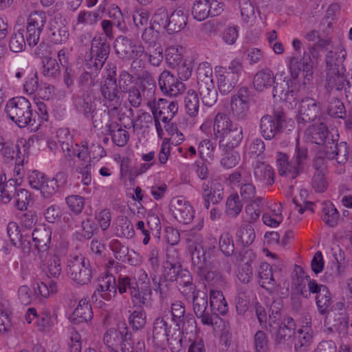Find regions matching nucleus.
I'll list each match as a JSON object with an SVG mask.
<instances>
[{
    "instance_id": "1",
    "label": "nucleus",
    "mask_w": 352,
    "mask_h": 352,
    "mask_svg": "<svg viewBox=\"0 0 352 352\" xmlns=\"http://www.w3.org/2000/svg\"><path fill=\"white\" fill-rule=\"evenodd\" d=\"M192 320H188L184 326L173 329L170 324L163 317L155 319L153 327V340L157 345L167 343L172 352H179L191 340L187 338L189 333L196 332L197 327Z\"/></svg>"
},
{
    "instance_id": "2",
    "label": "nucleus",
    "mask_w": 352,
    "mask_h": 352,
    "mask_svg": "<svg viewBox=\"0 0 352 352\" xmlns=\"http://www.w3.org/2000/svg\"><path fill=\"white\" fill-rule=\"evenodd\" d=\"M188 240L192 243L190 245L192 248L191 258L195 272L200 278L213 285H221L224 283V278L219 272L208 270L210 262L208 260L207 254H209L210 251L215 248L214 239L212 241L213 247L208 248L203 243L202 237L195 233V229H192L188 234Z\"/></svg>"
},
{
    "instance_id": "3",
    "label": "nucleus",
    "mask_w": 352,
    "mask_h": 352,
    "mask_svg": "<svg viewBox=\"0 0 352 352\" xmlns=\"http://www.w3.org/2000/svg\"><path fill=\"white\" fill-rule=\"evenodd\" d=\"M213 131L215 138L219 139V148L222 150L234 149L243 137L242 127L234 124L229 116L222 112L215 116Z\"/></svg>"
},
{
    "instance_id": "4",
    "label": "nucleus",
    "mask_w": 352,
    "mask_h": 352,
    "mask_svg": "<svg viewBox=\"0 0 352 352\" xmlns=\"http://www.w3.org/2000/svg\"><path fill=\"white\" fill-rule=\"evenodd\" d=\"M5 111L9 118L20 128L36 124L31 104L24 97H16L9 100Z\"/></svg>"
},
{
    "instance_id": "5",
    "label": "nucleus",
    "mask_w": 352,
    "mask_h": 352,
    "mask_svg": "<svg viewBox=\"0 0 352 352\" xmlns=\"http://www.w3.org/2000/svg\"><path fill=\"white\" fill-rule=\"evenodd\" d=\"M147 105L153 115V121L157 135L162 136L164 134V131L160 122H162L164 124V127L166 128L177 113V102L160 98L157 101L148 102Z\"/></svg>"
},
{
    "instance_id": "6",
    "label": "nucleus",
    "mask_w": 352,
    "mask_h": 352,
    "mask_svg": "<svg viewBox=\"0 0 352 352\" xmlns=\"http://www.w3.org/2000/svg\"><path fill=\"white\" fill-rule=\"evenodd\" d=\"M217 86L223 95L230 93L236 86L239 78L244 73L242 62L232 60L227 67H221L217 71Z\"/></svg>"
},
{
    "instance_id": "7",
    "label": "nucleus",
    "mask_w": 352,
    "mask_h": 352,
    "mask_svg": "<svg viewBox=\"0 0 352 352\" xmlns=\"http://www.w3.org/2000/svg\"><path fill=\"white\" fill-rule=\"evenodd\" d=\"M309 52H305L301 58L292 56L289 59V68L292 78L295 80L311 83L313 80V63L310 53L314 56V47L309 48Z\"/></svg>"
},
{
    "instance_id": "8",
    "label": "nucleus",
    "mask_w": 352,
    "mask_h": 352,
    "mask_svg": "<svg viewBox=\"0 0 352 352\" xmlns=\"http://www.w3.org/2000/svg\"><path fill=\"white\" fill-rule=\"evenodd\" d=\"M310 83L295 80L293 78L287 81V90L285 91L281 84H276L273 87V96H278L283 101L288 102L292 106L296 105L298 100L308 93L309 85Z\"/></svg>"
},
{
    "instance_id": "9",
    "label": "nucleus",
    "mask_w": 352,
    "mask_h": 352,
    "mask_svg": "<svg viewBox=\"0 0 352 352\" xmlns=\"http://www.w3.org/2000/svg\"><path fill=\"white\" fill-rule=\"evenodd\" d=\"M67 273L72 280L81 285L88 284L92 278L90 262L82 256H75L68 261Z\"/></svg>"
},
{
    "instance_id": "10",
    "label": "nucleus",
    "mask_w": 352,
    "mask_h": 352,
    "mask_svg": "<svg viewBox=\"0 0 352 352\" xmlns=\"http://www.w3.org/2000/svg\"><path fill=\"white\" fill-rule=\"evenodd\" d=\"M229 181L232 184H238L240 195L243 201L252 202L256 196V188L253 184L251 172L245 170H238L229 175Z\"/></svg>"
},
{
    "instance_id": "11",
    "label": "nucleus",
    "mask_w": 352,
    "mask_h": 352,
    "mask_svg": "<svg viewBox=\"0 0 352 352\" xmlns=\"http://www.w3.org/2000/svg\"><path fill=\"white\" fill-rule=\"evenodd\" d=\"M47 23V14L42 10L32 12L27 19L26 41L30 47L36 46Z\"/></svg>"
},
{
    "instance_id": "12",
    "label": "nucleus",
    "mask_w": 352,
    "mask_h": 352,
    "mask_svg": "<svg viewBox=\"0 0 352 352\" xmlns=\"http://www.w3.org/2000/svg\"><path fill=\"white\" fill-rule=\"evenodd\" d=\"M285 122L284 113L275 112L274 116L265 115L260 120V132L261 135L267 140L275 138L282 133L283 124Z\"/></svg>"
},
{
    "instance_id": "13",
    "label": "nucleus",
    "mask_w": 352,
    "mask_h": 352,
    "mask_svg": "<svg viewBox=\"0 0 352 352\" xmlns=\"http://www.w3.org/2000/svg\"><path fill=\"white\" fill-rule=\"evenodd\" d=\"M224 5L217 0H196L191 8L193 18L202 21L208 17L220 15L223 11Z\"/></svg>"
},
{
    "instance_id": "14",
    "label": "nucleus",
    "mask_w": 352,
    "mask_h": 352,
    "mask_svg": "<svg viewBox=\"0 0 352 352\" xmlns=\"http://www.w3.org/2000/svg\"><path fill=\"white\" fill-rule=\"evenodd\" d=\"M110 49V44L106 38L95 36L91 42V58L86 63L87 68L96 67L102 69L109 56Z\"/></svg>"
},
{
    "instance_id": "15",
    "label": "nucleus",
    "mask_w": 352,
    "mask_h": 352,
    "mask_svg": "<svg viewBox=\"0 0 352 352\" xmlns=\"http://www.w3.org/2000/svg\"><path fill=\"white\" fill-rule=\"evenodd\" d=\"M118 54L123 58L133 59L142 56L144 53V47L135 43L133 39L125 36H119L114 43Z\"/></svg>"
},
{
    "instance_id": "16",
    "label": "nucleus",
    "mask_w": 352,
    "mask_h": 352,
    "mask_svg": "<svg viewBox=\"0 0 352 352\" xmlns=\"http://www.w3.org/2000/svg\"><path fill=\"white\" fill-rule=\"evenodd\" d=\"M192 309L198 319L204 325H213V314L208 309V296L204 292L195 290L192 292Z\"/></svg>"
},
{
    "instance_id": "17",
    "label": "nucleus",
    "mask_w": 352,
    "mask_h": 352,
    "mask_svg": "<svg viewBox=\"0 0 352 352\" xmlns=\"http://www.w3.org/2000/svg\"><path fill=\"white\" fill-rule=\"evenodd\" d=\"M158 84L162 93L169 96H177L186 89L185 84L167 70L160 74Z\"/></svg>"
},
{
    "instance_id": "18",
    "label": "nucleus",
    "mask_w": 352,
    "mask_h": 352,
    "mask_svg": "<svg viewBox=\"0 0 352 352\" xmlns=\"http://www.w3.org/2000/svg\"><path fill=\"white\" fill-rule=\"evenodd\" d=\"M170 210L175 219L180 223L188 224L194 218V210L189 202L181 197H173L170 203Z\"/></svg>"
},
{
    "instance_id": "19",
    "label": "nucleus",
    "mask_w": 352,
    "mask_h": 352,
    "mask_svg": "<svg viewBox=\"0 0 352 352\" xmlns=\"http://www.w3.org/2000/svg\"><path fill=\"white\" fill-rule=\"evenodd\" d=\"M131 334L129 333L127 327L123 324V327L118 329H109L104 334L103 341L111 352H119L125 342L124 340H130Z\"/></svg>"
},
{
    "instance_id": "20",
    "label": "nucleus",
    "mask_w": 352,
    "mask_h": 352,
    "mask_svg": "<svg viewBox=\"0 0 352 352\" xmlns=\"http://www.w3.org/2000/svg\"><path fill=\"white\" fill-rule=\"evenodd\" d=\"M307 134L311 141L318 145H324L327 148L330 144L333 145L337 138L331 134L327 126L320 122L312 124L307 129Z\"/></svg>"
},
{
    "instance_id": "21",
    "label": "nucleus",
    "mask_w": 352,
    "mask_h": 352,
    "mask_svg": "<svg viewBox=\"0 0 352 352\" xmlns=\"http://www.w3.org/2000/svg\"><path fill=\"white\" fill-rule=\"evenodd\" d=\"M201 195L205 208L209 209L210 203L218 204L223 199L224 190L219 182H204L201 185Z\"/></svg>"
},
{
    "instance_id": "22",
    "label": "nucleus",
    "mask_w": 352,
    "mask_h": 352,
    "mask_svg": "<svg viewBox=\"0 0 352 352\" xmlns=\"http://www.w3.org/2000/svg\"><path fill=\"white\" fill-rule=\"evenodd\" d=\"M319 103L311 98H305L300 102L297 122L298 124H305L314 121L320 112Z\"/></svg>"
},
{
    "instance_id": "23",
    "label": "nucleus",
    "mask_w": 352,
    "mask_h": 352,
    "mask_svg": "<svg viewBox=\"0 0 352 352\" xmlns=\"http://www.w3.org/2000/svg\"><path fill=\"white\" fill-rule=\"evenodd\" d=\"M97 294L107 301L116 296V279L113 275L106 274L98 278V285L92 297Z\"/></svg>"
},
{
    "instance_id": "24",
    "label": "nucleus",
    "mask_w": 352,
    "mask_h": 352,
    "mask_svg": "<svg viewBox=\"0 0 352 352\" xmlns=\"http://www.w3.org/2000/svg\"><path fill=\"white\" fill-rule=\"evenodd\" d=\"M100 91L104 99L109 102L113 109H118L121 104V93L117 85V81L104 80L100 83Z\"/></svg>"
},
{
    "instance_id": "25",
    "label": "nucleus",
    "mask_w": 352,
    "mask_h": 352,
    "mask_svg": "<svg viewBox=\"0 0 352 352\" xmlns=\"http://www.w3.org/2000/svg\"><path fill=\"white\" fill-rule=\"evenodd\" d=\"M68 28L63 24L60 17L55 16L49 22L48 37L54 44H62L69 38Z\"/></svg>"
},
{
    "instance_id": "26",
    "label": "nucleus",
    "mask_w": 352,
    "mask_h": 352,
    "mask_svg": "<svg viewBox=\"0 0 352 352\" xmlns=\"http://www.w3.org/2000/svg\"><path fill=\"white\" fill-rule=\"evenodd\" d=\"M260 285L270 294L276 292L280 287L274 277L272 267L267 263H262L258 269Z\"/></svg>"
},
{
    "instance_id": "27",
    "label": "nucleus",
    "mask_w": 352,
    "mask_h": 352,
    "mask_svg": "<svg viewBox=\"0 0 352 352\" xmlns=\"http://www.w3.org/2000/svg\"><path fill=\"white\" fill-rule=\"evenodd\" d=\"M32 237L38 251L47 252L51 243L52 230L45 224H38L32 232Z\"/></svg>"
},
{
    "instance_id": "28",
    "label": "nucleus",
    "mask_w": 352,
    "mask_h": 352,
    "mask_svg": "<svg viewBox=\"0 0 352 352\" xmlns=\"http://www.w3.org/2000/svg\"><path fill=\"white\" fill-rule=\"evenodd\" d=\"M131 298L134 303L138 305H151L152 291L148 280L147 281L136 282L135 287L131 288Z\"/></svg>"
},
{
    "instance_id": "29",
    "label": "nucleus",
    "mask_w": 352,
    "mask_h": 352,
    "mask_svg": "<svg viewBox=\"0 0 352 352\" xmlns=\"http://www.w3.org/2000/svg\"><path fill=\"white\" fill-rule=\"evenodd\" d=\"M276 165L278 174L288 178L295 179L302 171L292 160L289 162V157L283 153H278L276 155Z\"/></svg>"
},
{
    "instance_id": "30",
    "label": "nucleus",
    "mask_w": 352,
    "mask_h": 352,
    "mask_svg": "<svg viewBox=\"0 0 352 352\" xmlns=\"http://www.w3.org/2000/svg\"><path fill=\"white\" fill-rule=\"evenodd\" d=\"M255 179L265 186H272L274 183L275 173L268 164L257 160L253 164Z\"/></svg>"
},
{
    "instance_id": "31",
    "label": "nucleus",
    "mask_w": 352,
    "mask_h": 352,
    "mask_svg": "<svg viewBox=\"0 0 352 352\" xmlns=\"http://www.w3.org/2000/svg\"><path fill=\"white\" fill-rule=\"evenodd\" d=\"M170 314L171 320L176 327H184L188 320H192L194 326L197 327L195 317L191 314H186L185 305L180 300H177L171 304Z\"/></svg>"
},
{
    "instance_id": "32",
    "label": "nucleus",
    "mask_w": 352,
    "mask_h": 352,
    "mask_svg": "<svg viewBox=\"0 0 352 352\" xmlns=\"http://www.w3.org/2000/svg\"><path fill=\"white\" fill-rule=\"evenodd\" d=\"M92 307L87 298L81 299L76 308L70 316L71 321L74 324L88 322L93 318Z\"/></svg>"
},
{
    "instance_id": "33",
    "label": "nucleus",
    "mask_w": 352,
    "mask_h": 352,
    "mask_svg": "<svg viewBox=\"0 0 352 352\" xmlns=\"http://www.w3.org/2000/svg\"><path fill=\"white\" fill-rule=\"evenodd\" d=\"M344 67L334 68L329 69L327 73L325 87L328 90L335 89L340 91L345 85H349V82L346 80L343 72Z\"/></svg>"
},
{
    "instance_id": "34",
    "label": "nucleus",
    "mask_w": 352,
    "mask_h": 352,
    "mask_svg": "<svg viewBox=\"0 0 352 352\" xmlns=\"http://www.w3.org/2000/svg\"><path fill=\"white\" fill-rule=\"evenodd\" d=\"M327 157L329 160H336L339 164H344L349 158V149L346 142H335L326 148Z\"/></svg>"
},
{
    "instance_id": "35",
    "label": "nucleus",
    "mask_w": 352,
    "mask_h": 352,
    "mask_svg": "<svg viewBox=\"0 0 352 352\" xmlns=\"http://www.w3.org/2000/svg\"><path fill=\"white\" fill-rule=\"evenodd\" d=\"M276 76L269 68H264L258 71L254 76L253 85L256 90L263 91L274 85Z\"/></svg>"
},
{
    "instance_id": "36",
    "label": "nucleus",
    "mask_w": 352,
    "mask_h": 352,
    "mask_svg": "<svg viewBox=\"0 0 352 352\" xmlns=\"http://www.w3.org/2000/svg\"><path fill=\"white\" fill-rule=\"evenodd\" d=\"M295 322L292 318H285L276 333L275 344H283L289 340L295 334Z\"/></svg>"
},
{
    "instance_id": "37",
    "label": "nucleus",
    "mask_w": 352,
    "mask_h": 352,
    "mask_svg": "<svg viewBox=\"0 0 352 352\" xmlns=\"http://www.w3.org/2000/svg\"><path fill=\"white\" fill-rule=\"evenodd\" d=\"M210 305L213 316L225 315L228 311V303L223 293L219 290L210 291Z\"/></svg>"
},
{
    "instance_id": "38",
    "label": "nucleus",
    "mask_w": 352,
    "mask_h": 352,
    "mask_svg": "<svg viewBox=\"0 0 352 352\" xmlns=\"http://www.w3.org/2000/svg\"><path fill=\"white\" fill-rule=\"evenodd\" d=\"M106 133L111 135L112 142L118 146H125L129 140V133L117 122L107 124Z\"/></svg>"
},
{
    "instance_id": "39",
    "label": "nucleus",
    "mask_w": 352,
    "mask_h": 352,
    "mask_svg": "<svg viewBox=\"0 0 352 352\" xmlns=\"http://www.w3.org/2000/svg\"><path fill=\"white\" fill-rule=\"evenodd\" d=\"M74 105L76 111L82 113L87 118H89L96 110V105L91 96L82 94L74 98Z\"/></svg>"
},
{
    "instance_id": "40",
    "label": "nucleus",
    "mask_w": 352,
    "mask_h": 352,
    "mask_svg": "<svg viewBox=\"0 0 352 352\" xmlns=\"http://www.w3.org/2000/svg\"><path fill=\"white\" fill-rule=\"evenodd\" d=\"M308 278L309 276L305 274L303 268L296 265L292 276V287L305 298H308L306 289V280Z\"/></svg>"
},
{
    "instance_id": "41",
    "label": "nucleus",
    "mask_w": 352,
    "mask_h": 352,
    "mask_svg": "<svg viewBox=\"0 0 352 352\" xmlns=\"http://www.w3.org/2000/svg\"><path fill=\"white\" fill-rule=\"evenodd\" d=\"M186 24L187 14L182 10H176L169 16L166 30L170 34L177 33L183 30Z\"/></svg>"
},
{
    "instance_id": "42",
    "label": "nucleus",
    "mask_w": 352,
    "mask_h": 352,
    "mask_svg": "<svg viewBox=\"0 0 352 352\" xmlns=\"http://www.w3.org/2000/svg\"><path fill=\"white\" fill-rule=\"evenodd\" d=\"M346 52L342 47L335 48L329 51L325 58L326 67L328 71L334 68L343 67L342 63L345 59Z\"/></svg>"
},
{
    "instance_id": "43",
    "label": "nucleus",
    "mask_w": 352,
    "mask_h": 352,
    "mask_svg": "<svg viewBox=\"0 0 352 352\" xmlns=\"http://www.w3.org/2000/svg\"><path fill=\"white\" fill-rule=\"evenodd\" d=\"M265 204L263 197L258 196L255 200L250 202L245 208V212L247 215V221L250 223L256 222L261 214V208Z\"/></svg>"
},
{
    "instance_id": "44",
    "label": "nucleus",
    "mask_w": 352,
    "mask_h": 352,
    "mask_svg": "<svg viewBox=\"0 0 352 352\" xmlns=\"http://www.w3.org/2000/svg\"><path fill=\"white\" fill-rule=\"evenodd\" d=\"M184 108L190 117L197 116L199 109V99L198 94L193 89H189L184 97Z\"/></svg>"
},
{
    "instance_id": "45",
    "label": "nucleus",
    "mask_w": 352,
    "mask_h": 352,
    "mask_svg": "<svg viewBox=\"0 0 352 352\" xmlns=\"http://www.w3.org/2000/svg\"><path fill=\"white\" fill-rule=\"evenodd\" d=\"M182 270V267L163 265L162 277L160 278L158 285L155 290L159 292L161 295L164 294V291L162 288L163 283L162 282L165 283L167 280L175 281Z\"/></svg>"
},
{
    "instance_id": "46",
    "label": "nucleus",
    "mask_w": 352,
    "mask_h": 352,
    "mask_svg": "<svg viewBox=\"0 0 352 352\" xmlns=\"http://www.w3.org/2000/svg\"><path fill=\"white\" fill-rule=\"evenodd\" d=\"M198 87L214 83L212 80V68L207 62L200 63L197 69Z\"/></svg>"
},
{
    "instance_id": "47",
    "label": "nucleus",
    "mask_w": 352,
    "mask_h": 352,
    "mask_svg": "<svg viewBox=\"0 0 352 352\" xmlns=\"http://www.w3.org/2000/svg\"><path fill=\"white\" fill-rule=\"evenodd\" d=\"M109 247L113 252L115 258L123 263H129L131 261L129 255V247L121 243L118 239H112L109 244Z\"/></svg>"
},
{
    "instance_id": "48",
    "label": "nucleus",
    "mask_w": 352,
    "mask_h": 352,
    "mask_svg": "<svg viewBox=\"0 0 352 352\" xmlns=\"http://www.w3.org/2000/svg\"><path fill=\"white\" fill-rule=\"evenodd\" d=\"M199 93L205 106L212 107L217 101L218 94L214 83L199 87Z\"/></svg>"
},
{
    "instance_id": "49",
    "label": "nucleus",
    "mask_w": 352,
    "mask_h": 352,
    "mask_svg": "<svg viewBox=\"0 0 352 352\" xmlns=\"http://www.w3.org/2000/svg\"><path fill=\"white\" fill-rule=\"evenodd\" d=\"M236 237L243 245H250L255 239L254 229L249 223L242 224L236 230Z\"/></svg>"
},
{
    "instance_id": "50",
    "label": "nucleus",
    "mask_w": 352,
    "mask_h": 352,
    "mask_svg": "<svg viewBox=\"0 0 352 352\" xmlns=\"http://www.w3.org/2000/svg\"><path fill=\"white\" fill-rule=\"evenodd\" d=\"M243 204L237 193H232L228 196L226 203V214L231 217L236 218L241 213Z\"/></svg>"
},
{
    "instance_id": "51",
    "label": "nucleus",
    "mask_w": 352,
    "mask_h": 352,
    "mask_svg": "<svg viewBox=\"0 0 352 352\" xmlns=\"http://www.w3.org/2000/svg\"><path fill=\"white\" fill-rule=\"evenodd\" d=\"M69 151H63L66 158L72 159L76 156L81 162H84L88 155V144L86 142H82L81 145L73 142L71 146H69Z\"/></svg>"
},
{
    "instance_id": "52",
    "label": "nucleus",
    "mask_w": 352,
    "mask_h": 352,
    "mask_svg": "<svg viewBox=\"0 0 352 352\" xmlns=\"http://www.w3.org/2000/svg\"><path fill=\"white\" fill-rule=\"evenodd\" d=\"M43 271L48 277L58 278L62 272L60 258L56 256H50L43 264Z\"/></svg>"
},
{
    "instance_id": "53",
    "label": "nucleus",
    "mask_w": 352,
    "mask_h": 352,
    "mask_svg": "<svg viewBox=\"0 0 352 352\" xmlns=\"http://www.w3.org/2000/svg\"><path fill=\"white\" fill-rule=\"evenodd\" d=\"M89 70L85 71L81 74L79 78V83L80 85L89 88L94 87L98 82V74L101 68L92 67L87 68Z\"/></svg>"
},
{
    "instance_id": "54",
    "label": "nucleus",
    "mask_w": 352,
    "mask_h": 352,
    "mask_svg": "<svg viewBox=\"0 0 352 352\" xmlns=\"http://www.w3.org/2000/svg\"><path fill=\"white\" fill-rule=\"evenodd\" d=\"M145 56L148 57L149 63L155 67L160 65L163 59V48L160 43L147 45L144 47Z\"/></svg>"
},
{
    "instance_id": "55",
    "label": "nucleus",
    "mask_w": 352,
    "mask_h": 352,
    "mask_svg": "<svg viewBox=\"0 0 352 352\" xmlns=\"http://www.w3.org/2000/svg\"><path fill=\"white\" fill-rule=\"evenodd\" d=\"M255 256L251 250H247L243 255L241 261H244L245 258H249L247 262L245 263L244 265L242 267L241 270L239 272L238 277L239 280L243 283H248L252 276V268L251 266V262L252 258H254Z\"/></svg>"
},
{
    "instance_id": "56",
    "label": "nucleus",
    "mask_w": 352,
    "mask_h": 352,
    "mask_svg": "<svg viewBox=\"0 0 352 352\" xmlns=\"http://www.w3.org/2000/svg\"><path fill=\"white\" fill-rule=\"evenodd\" d=\"M307 329H299L295 336L294 348L296 351L302 352L311 344L313 336Z\"/></svg>"
},
{
    "instance_id": "57",
    "label": "nucleus",
    "mask_w": 352,
    "mask_h": 352,
    "mask_svg": "<svg viewBox=\"0 0 352 352\" xmlns=\"http://www.w3.org/2000/svg\"><path fill=\"white\" fill-rule=\"evenodd\" d=\"M175 281L177 282L179 289L184 295L188 294L193 289L192 278L186 270H183Z\"/></svg>"
},
{
    "instance_id": "58",
    "label": "nucleus",
    "mask_w": 352,
    "mask_h": 352,
    "mask_svg": "<svg viewBox=\"0 0 352 352\" xmlns=\"http://www.w3.org/2000/svg\"><path fill=\"white\" fill-rule=\"evenodd\" d=\"M7 232L8 234L10 237V241L16 244L17 241H19L21 243L22 245H24V249L25 248V243L27 241V246L26 248H30V241L25 239L28 236L27 234L23 235L21 231L19 230V226L15 222H10L8 224L7 226Z\"/></svg>"
},
{
    "instance_id": "59",
    "label": "nucleus",
    "mask_w": 352,
    "mask_h": 352,
    "mask_svg": "<svg viewBox=\"0 0 352 352\" xmlns=\"http://www.w3.org/2000/svg\"><path fill=\"white\" fill-rule=\"evenodd\" d=\"M339 212L331 203H327L322 207V219L328 226L333 227L337 224Z\"/></svg>"
},
{
    "instance_id": "60",
    "label": "nucleus",
    "mask_w": 352,
    "mask_h": 352,
    "mask_svg": "<svg viewBox=\"0 0 352 352\" xmlns=\"http://www.w3.org/2000/svg\"><path fill=\"white\" fill-rule=\"evenodd\" d=\"M25 45L23 29L20 28L12 34L9 42V47L12 52L18 53L25 50Z\"/></svg>"
},
{
    "instance_id": "61",
    "label": "nucleus",
    "mask_w": 352,
    "mask_h": 352,
    "mask_svg": "<svg viewBox=\"0 0 352 352\" xmlns=\"http://www.w3.org/2000/svg\"><path fill=\"white\" fill-rule=\"evenodd\" d=\"M219 245L226 256L232 255L234 252V245L232 234L228 232L221 233L219 239Z\"/></svg>"
},
{
    "instance_id": "62",
    "label": "nucleus",
    "mask_w": 352,
    "mask_h": 352,
    "mask_svg": "<svg viewBox=\"0 0 352 352\" xmlns=\"http://www.w3.org/2000/svg\"><path fill=\"white\" fill-rule=\"evenodd\" d=\"M311 186L316 192H323L327 190L328 183L325 177L324 168L316 167V171L312 177Z\"/></svg>"
},
{
    "instance_id": "63",
    "label": "nucleus",
    "mask_w": 352,
    "mask_h": 352,
    "mask_svg": "<svg viewBox=\"0 0 352 352\" xmlns=\"http://www.w3.org/2000/svg\"><path fill=\"white\" fill-rule=\"evenodd\" d=\"M16 329V324L13 317L7 311L0 310V332L8 333Z\"/></svg>"
},
{
    "instance_id": "64",
    "label": "nucleus",
    "mask_w": 352,
    "mask_h": 352,
    "mask_svg": "<svg viewBox=\"0 0 352 352\" xmlns=\"http://www.w3.org/2000/svg\"><path fill=\"white\" fill-rule=\"evenodd\" d=\"M146 321L145 311L142 309L134 310L129 317V322L134 330L142 329Z\"/></svg>"
}]
</instances>
